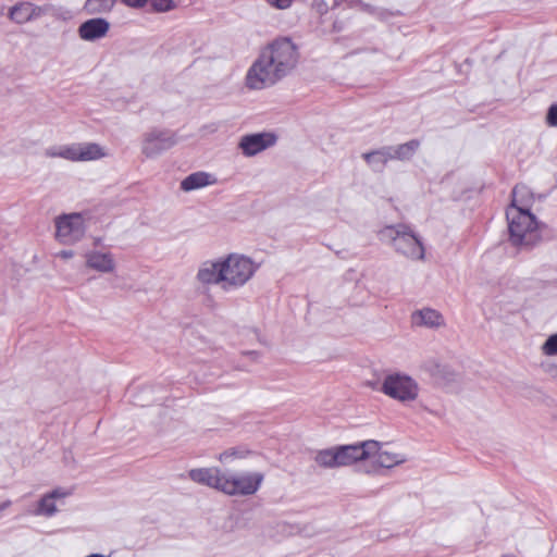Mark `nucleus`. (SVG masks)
I'll use <instances>...</instances> for the list:
<instances>
[{"label":"nucleus","instance_id":"nucleus-1","mask_svg":"<svg viewBox=\"0 0 557 557\" xmlns=\"http://www.w3.org/2000/svg\"><path fill=\"white\" fill-rule=\"evenodd\" d=\"M297 47L289 38H278L264 48L246 75V86L260 90L276 84L298 62Z\"/></svg>","mask_w":557,"mask_h":557},{"label":"nucleus","instance_id":"nucleus-2","mask_svg":"<svg viewBox=\"0 0 557 557\" xmlns=\"http://www.w3.org/2000/svg\"><path fill=\"white\" fill-rule=\"evenodd\" d=\"M260 269V263L244 253L232 252L227 256L202 262L196 280L203 286L215 285L231 293L247 285Z\"/></svg>","mask_w":557,"mask_h":557},{"label":"nucleus","instance_id":"nucleus-3","mask_svg":"<svg viewBox=\"0 0 557 557\" xmlns=\"http://www.w3.org/2000/svg\"><path fill=\"white\" fill-rule=\"evenodd\" d=\"M509 239L512 245L531 247L540 240L537 221L530 212V193L523 185L512 190V202L506 211Z\"/></svg>","mask_w":557,"mask_h":557},{"label":"nucleus","instance_id":"nucleus-4","mask_svg":"<svg viewBox=\"0 0 557 557\" xmlns=\"http://www.w3.org/2000/svg\"><path fill=\"white\" fill-rule=\"evenodd\" d=\"M381 445L376 441H366L360 444L336 446L338 468L350 466L357 461H370L376 466L366 468L368 473L377 472L382 465L379 462Z\"/></svg>","mask_w":557,"mask_h":557},{"label":"nucleus","instance_id":"nucleus-5","mask_svg":"<svg viewBox=\"0 0 557 557\" xmlns=\"http://www.w3.org/2000/svg\"><path fill=\"white\" fill-rule=\"evenodd\" d=\"M385 238H388L396 251L411 260H424V246L409 226L399 224L385 226Z\"/></svg>","mask_w":557,"mask_h":557},{"label":"nucleus","instance_id":"nucleus-6","mask_svg":"<svg viewBox=\"0 0 557 557\" xmlns=\"http://www.w3.org/2000/svg\"><path fill=\"white\" fill-rule=\"evenodd\" d=\"M48 158H61L72 162L95 161L107 156L106 150L96 143H77L52 146L45 150Z\"/></svg>","mask_w":557,"mask_h":557},{"label":"nucleus","instance_id":"nucleus-7","mask_svg":"<svg viewBox=\"0 0 557 557\" xmlns=\"http://www.w3.org/2000/svg\"><path fill=\"white\" fill-rule=\"evenodd\" d=\"M385 395L409 406L420 395L419 383L409 374L394 371L385 375Z\"/></svg>","mask_w":557,"mask_h":557},{"label":"nucleus","instance_id":"nucleus-8","mask_svg":"<svg viewBox=\"0 0 557 557\" xmlns=\"http://www.w3.org/2000/svg\"><path fill=\"white\" fill-rule=\"evenodd\" d=\"M263 481L260 472L224 473L222 493L230 496L253 495Z\"/></svg>","mask_w":557,"mask_h":557},{"label":"nucleus","instance_id":"nucleus-9","mask_svg":"<svg viewBox=\"0 0 557 557\" xmlns=\"http://www.w3.org/2000/svg\"><path fill=\"white\" fill-rule=\"evenodd\" d=\"M177 144L175 133L169 129H151L143 135L141 152L148 159H153Z\"/></svg>","mask_w":557,"mask_h":557},{"label":"nucleus","instance_id":"nucleus-10","mask_svg":"<svg viewBox=\"0 0 557 557\" xmlns=\"http://www.w3.org/2000/svg\"><path fill=\"white\" fill-rule=\"evenodd\" d=\"M84 234V220L79 213L63 214L55 219V237L61 244L72 245Z\"/></svg>","mask_w":557,"mask_h":557},{"label":"nucleus","instance_id":"nucleus-11","mask_svg":"<svg viewBox=\"0 0 557 557\" xmlns=\"http://www.w3.org/2000/svg\"><path fill=\"white\" fill-rule=\"evenodd\" d=\"M420 370L430 375L434 384L438 386H446L457 379V373L450 367L441 363L434 358L424 360L420 364Z\"/></svg>","mask_w":557,"mask_h":557},{"label":"nucleus","instance_id":"nucleus-12","mask_svg":"<svg viewBox=\"0 0 557 557\" xmlns=\"http://www.w3.org/2000/svg\"><path fill=\"white\" fill-rule=\"evenodd\" d=\"M275 141L276 137L272 133H258L243 136L238 146L245 156L252 157L273 146Z\"/></svg>","mask_w":557,"mask_h":557},{"label":"nucleus","instance_id":"nucleus-13","mask_svg":"<svg viewBox=\"0 0 557 557\" xmlns=\"http://www.w3.org/2000/svg\"><path fill=\"white\" fill-rule=\"evenodd\" d=\"M71 492L58 487L45 494L38 502L36 509L33 511L35 516L52 517L58 512L57 502L70 496Z\"/></svg>","mask_w":557,"mask_h":557},{"label":"nucleus","instance_id":"nucleus-14","mask_svg":"<svg viewBox=\"0 0 557 557\" xmlns=\"http://www.w3.org/2000/svg\"><path fill=\"white\" fill-rule=\"evenodd\" d=\"M189 478L198 483L222 492L221 485L224 481V472L221 469L212 468H198L189 471Z\"/></svg>","mask_w":557,"mask_h":557},{"label":"nucleus","instance_id":"nucleus-15","mask_svg":"<svg viewBox=\"0 0 557 557\" xmlns=\"http://www.w3.org/2000/svg\"><path fill=\"white\" fill-rule=\"evenodd\" d=\"M110 23L101 17L85 21L78 27V36L85 41H95L107 36Z\"/></svg>","mask_w":557,"mask_h":557},{"label":"nucleus","instance_id":"nucleus-16","mask_svg":"<svg viewBox=\"0 0 557 557\" xmlns=\"http://www.w3.org/2000/svg\"><path fill=\"white\" fill-rule=\"evenodd\" d=\"M86 265L100 273H112L115 271L116 262L111 252L92 250L85 255Z\"/></svg>","mask_w":557,"mask_h":557},{"label":"nucleus","instance_id":"nucleus-17","mask_svg":"<svg viewBox=\"0 0 557 557\" xmlns=\"http://www.w3.org/2000/svg\"><path fill=\"white\" fill-rule=\"evenodd\" d=\"M411 322L416 326H424L430 329L445 325L443 314L432 308H422L420 310L413 311L411 314Z\"/></svg>","mask_w":557,"mask_h":557},{"label":"nucleus","instance_id":"nucleus-18","mask_svg":"<svg viewBox=\"0 0 557 557\" xmlns=\"http://www.w3.org/2000/svg\"><path fill=\"white\" fill-rule=\"evenodd\" d=\"M41 8L36 7L29 2H21L11 8L9 17L17 24H24L34 18H37L41 15Z\"/></svg>","mask_w":557,"mask_h":557},{"label":"nucleus","instance_id":"nucleus-19","mask_svg":"<svg viewBox=\"0 0 557 557\" xmlns=\"http://www.w3.org/2000/svg\"><path fill=\"white\" fill-rule=\"evenodd\" d=\"M215 183V178L207 172H195L186 176L181 182V189L184 191H191L212 185Z\"/></svg>","mask_w":557,"mask_h":557},{"label":"nucleus","instance_id":"nucleus-20","mask_svg":"<svg viewBox=\"0 0 557 557\" xmlns=\"http://www.w3.org/2000/svg\"><path fill=\"white\" fill-rule=\"evenodd\" d=\"M420 144L418 140H410L406 144H401L398 146H392L385 149V160L386 159H395V160H409L418 150Z\"/></svg>","mask_w":557,"mask_h":557},{"label":"nucleus","instance_id":"nucleus-21","mask_svg":"<svg viewBox=\"0 0 557 557\" xmlns=\"http://www.w3.org/2000/svg\"><path fill=\"white\" fill-rule=\"evenodd\" d=\"M116 4V0H86L84 10L89 15L109 14Z\"/></svg>","mask_w":557,"mask_h":557},{"label":"nucleus","instance_id":"nucleus-22","mask_svg":"<svg viewBox=\"0 0 557 557\" xmlns=\"http://www.w3.org/2000/svg\"><path fill=\"white\" fill-rule=\"evenodd\" d=\"M314 461L322 468H338L336 446L318 450L314 455Z\"/></svg>","mask_w":557,"mask_h":557},{"label":"nucleus","instance_id":"nucleus-23","mask_svg":"<svg viewBox=\"0 0 557 557\" xmlns=\"http://www.w3.org/2000/svg\"><path fill=\"white\" fill-rule=\"evenodd\" d=\"M248 455V451L240 448H230L221 453L218 457L219 461L222 463H227L232 459H242Z\"/></svg>","mask_w":557,"mask_h":557},{"label":"nucleus","instance_id":"nucleus-24","mask_svg":"<svg viewBox=\"0 0 557 557\" xmlns=\"http://www.w3.org/2000/svg\"><path fill=\"white\" fill-rule=\"evenodd\" d=\"M406 461L405 455L400 453L385 451V469L393 468Z\"/></svg>","mask_w":557,"mask_h":557},{"label":"nucleus","instance_id":"nucleus-25","mask_svg":"<svg viewBox=\"0 0 557 557\" xmlns=\"http://www.w3.org/2000/svg\"><path fill=\"white\" fill-rule=\"evenodd\" d=\"M542 352L546 356L557 355V334L550 335L542 346Z\"/></svg>","mask_w":557,"mask_h":557},{"label":"nucleus","instance_id":"nucleus-26","mask_svg":"<svg viewBox=\"0 0 557 557\" xmlns=\"http://www.w3.org/2000/svg\"><path fill=\"white\" fill-rule=\"evenodd\" d=\"M151 7L156 12H169L175 8L173 0H151Z\"/></svg>","mask_w":557,"mask_h":557},{"label":"nucleus","instance_id":"nucleus-27","mask_svg":"<svg viewBox=\"0 0 557 557\" xmlns=\"http://www.w3.org/2000/svg\"><path fill=\"white\" fill-rule=\"evenodd\" d=\"M364 160L373 168L383 163V153L379 150L363 154Z\"/></svg>","mask_w":557,"mask_h":557},{"label":"nucleus","instance_id":"nucleus-28","mask_svg":"<svg viewBox=\"0 0 557 557\" xmlns=\"http://www.w3.org/2000/svg\"><path fill=\"white\" fill-rule=\"evenodd\" d=\"M546 123L548 126L557 127V104H552L546 114Z\"/></svg>","mask_w":557,"mask_h":557},{"label":"nucleus","instance_id":"nucleus-29","mask_svg":"<svg viewBox=\"0 0 557 557\" xmlns=\"http://www.w3.org/2000/svg\"><path fill=\"white\" fill-rule=\"evenodd\" d=\"M270 5L278 10H285L289 8L293 0H265Z\"/></svg>","mask_w":557,"mask_h":557},{"label":"nucleus","instance_id":"nucleus-30","mask_svg":"<svg viewBox=\"0 0 557 557\" xmlns=\"http://www.w3.org/2000/svg\"><path fill=\"white\" fill-rule=\"evenodd\" d=\"M126 7L133 9H141L144 8L148 0H121Z\"/></svg>","mask_w":557,"mask_h":557},{"label":"nucleus","instance_id":"nucleus-31","mask_svg":"<svg viewBox=\"0 0 557 557\" xmlns=\"http://www.w3.org/2000/svg\"><path fill=\"white\" fill-rule=\"evenodd\" d=\"M218 129H219V125L216 123H209V124L203 125L200 128L201 133L205 134V135L213 134Z\"/></svg>","mask_w":557,"mask_h":557},{"label":"nucleus","instance_id":"nucleus-32","mask_svg":"<svg viewBox=\"0 0 557 557\" xmlns=\"http://www.w3.org/2000/svg\"><path fill=\"white\" fill-rule=\"evenodd\" d=\"M313 8L321 14L327 11V4L325 3L324 0H314Z\"/></svg>","mask_w":557,"mask_h":557},{"label":"nucleus","instance_id":"nucleus-33","mask_svg":"<svg viewBox=\"0 0 557 557\" xmlns=\"http://www.w3.org/2000/svg\"><path fill=\"white\" fill-rule=\"evenodd\" d=\"M59 258H62V259H71L73 258L74 256V251L73 250H61L60 252H58L57 255Z\"/></svg>","mask_w":557,"mask_h":557},{"label":"nucleus","instance_id":"nucleus-34","mask_svg":"<svg viewBox=\"0 0 557 557\" xmlns=\"http://www.w3.org/2000/svg\"><path fill=\"white\" fill-rule=\"evenodd\" d=\"M367 385L371 386L374 389L383 391V383L380 380L375 382L368 381Z\"/></svg>","mask_w":557,"mask_h":557},{"label":"nucleus","instance_id":"nucleus-35","mask_svg":"<svg viewBox=\"0 0 557 557\" xmlns=\"http://www.w3.org/2000/svg\"><path fill=\"white\" fill-rule=\"evenodd\" d=\"M503 557H516V556H513V555H505Z\"/></svg>","mask_w":557,"mask_h":557}]
</instances>
